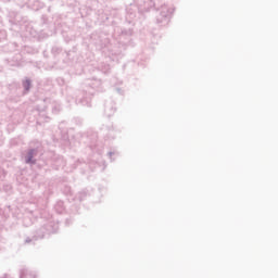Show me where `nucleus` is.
Segmentation results:
<instances>
[{
	"label": "nucleus",
	"instance_id": "1",
	"mask_svg": "<svg viewBox=\"0 0 278 278\" xmlns=\"http://www.w3.org/2000/svg\"><path fill=\"white\" fill-rule=\"evenodd\" d=\"M31 157H34V150L28 153V156L26 159L27 164H31Z\"/></svg>",
	"mask_w": 278,
	"mask_h": 278
},
{
	"label": "nucleus",
	"instance_id": "2",
	"mask_svg": "<svg viewBox=\"0 0 278 278\" xmlns=\"http://www.w3.org/2000/svg\"><path fill=\"white\" fill-rule=\"evenodd\" d=\"M29 86H30L29 80H26V81L24 83V88H26V90H29Z\"/></svg>",
	"mask_w": 278,
	"mask_h": 278
}]
</instances>
